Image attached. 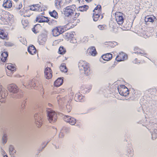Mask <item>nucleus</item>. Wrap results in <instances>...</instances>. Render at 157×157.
<instances>
[{
	"instance_id": "obj_1",
	"label": "nucleus",
	"mask_w": 157,
	"mask_h": 157,
	"mask_svg": "<svg viewBox=\"0 0 157 157\" xmlns=\"http://www.w3.org/2000/svg\"><path fill=\"white\" fill-rule=\"evenodd\" d=\"M14 16L9 12L3 10L0 12V24H7L13 20Z\"/></svg>"
},
{
	"instance_id": "obj_2",
	"label": "nucleus",
	"mask_w": 157,
	"mask_h": 157,
	"mask_svg": "<svg viewBox=\"0 0 157 157\" xmlns=\"http://www.w3.org/2000/svg\"><path fill=\"white\" fill-rule=\"evenodd\" d=\"M78 67L80 71H82L86 75H88L91 73L89 64L83 60L80 61L78 64Z\"/></svg>"
},
{
	"instance_id": "obj_3",
	"label": "nucleus",
	"mask_w": 157,
	"mask_h": 157,
	"mask_svg": "<svg viewBox=\"0 0 157 157\" xmlns=\"http://www.w3.org/2000/svg\"><path fill=\"white\" fill-rule=\"evenodd\" d=\"M114 17L117 23L119 25H122L125 17L124 14L120 12H116L115 13Z\"/></svg>"
},
{
	"instance_id": "obj_4",
	"label": "nucleus",
	"mask_w": 157,
	"mask_h": 157,
	"mask_svg": "<svg viewBox=\"0 0 157 157\" xmlns=\"http://www.w3.org/2000/svg\"><path fill=\"white\" fill-rule=\"evenodd\" d=\"M76 8V6L75 5L67 6L64 11L65 15L68 17L71 16L74 14Z\"/></svg>"
},
{
	"instance_id": "obj_5",
	"label": "nucleus",
	"mask_w": 157,
	"mask_h": 157,
	"mask_svg": "<svg viewBox=\"0 0 157 157\" xmlns=\"http://www.w3.org/2000/svg\"><path fill=\"white\" fill-rule=\"evenodd\" d=\"M117 89L119 94L122 96L126 97L129 94V90L124 85H121L117 87Z\"/></svg>"
},
{
	"instance_id": "obj_6",
	"label": "nucleus",
	"mask_w": 157,
	"mask_h": 157,
	"mask_svg": "<svg viewBox=\"0 0 157 157\" xmlns=\"http://www.w3.org/2000/svg\"><path fill=\"white\" fill-rule=\"evenodd\" d=\"M47 111L48 113V119L51 123L55 122L57 119V114L54 111L51 110L49 109H47Z\"/></svg>"
},
{
	"instance_id": "obj_7",
	"label": "nucleus",
	"mask_w": 157,
	"mask_h": 157,
	"mask_svg": "<svg viewBox=\"0 0 157 157\" xmlns=\"http://www.w3.org/2000/svg\"><path fill=\"white\" fill-rule=\"evenodd\" d=\"M2 86L0 85V101L4 102L6 101V97L8 95V92L5 90L2 89Z\"/></svg>"
},
{
	"instance_id": "obj_8",
	"label": "nucleus",
	"mask_w": 157,
	"mask_h": 157,
	"mask_svg": "<svg viewBox=\"0 0 157 157\" xmlns=\"http://www.w3.org/2000/svg\"><path fill=\"white\" fill-rule=\"evenodd\" d=\"M127 55L123 52L120 53L116 56V60L118 62L123 61L127 59Z\"/></svg>"
},
{
	"instance_id": "obj_9",
	"label": "nucleus",
	"mask_w": 157,
	"mask_h": 157,
	"mask_svg": "<svg viewBox=\"0 0 157 157\" xmlns=\"http://www.w3.org/2000/svg\"><path fill=\"white\" fill-rule=\"evenodd\" d=\"M36 21L39 23L48 22L49 21V20L48 17L41 15H38L36 18Z\"/></svg>"
},
{
	"instance_id": "obj_10",
	"label": "nucleus",
	"mask_w": 157,
	"mask_h": 157,
	"mask_svg": "<svg viewBox=\"0 0 157 157\" xmlns=\"http://www.w3.org/2000/svg\"><path fill=\"white\" fill-rule=\"evenodd\" d=\"M64 119L65 121L72 125H74L76 122L75 118L68 116H65L64 117Z\"/></svg>"
},
{
	"instance_id": "obj_11",
	"label": "nucleus",
	"mask_w": 157,
	"mask_h": 157,
	"mask_svg": "<svg viewBox=\"0 0 157 157\" xmlns=\"http://www.w3.org/2000/svg\"><path fill=\"white\" fill-rule=\"evenodd\" d=\"M0 39L8 40L9 39L8 33L3 29H0Z\"/></svg>"
},
{
	"instance_id": "obj_12",
	"label": "nucleus",
	"mask_w": 157,
	"mask_h": 157,
	"mask_svg": "<svg viewBox=\"0 0 157 157\" xmlns=\"http://www.w3.org/2000/svg\"><path fill=\"white\" fill-rule=\"evenodd\" d=\"M42 8L39 4H34L30 6V10L32 11L42 12Z\"/></svg>"
},
{
	"instance_id": "obj_13",
	"label": "nucleus",
	"mask_w": 157,
	"mask_h": 157,
	"mask_svg": "<svg viewBox=\"0 0 157 157\" xmlns=\"http://www.w3.org/2000/svg\"><path fill=\"white\" fill-rule=\"evenodd\" d=\"M44 72L45 76L46 78L49 79L52 77V71L50 68H46L45 69Z\"/></svg>"
},
{
	"instance_id": "obj_14",
	"label": "nucleus",
	"mask_w": 157,
	"mask_h": 157,
	"mask_svg": "<svg viewBox=\"0 0 157 157\" xmlns=\"http://www.w3.org/2000/svg\"><path fill=\"white\" fill-rule=\"evenodd\" d=\"M133 54L135 53L137 54H140L142 56L146 55V53L144 51L140 49L137 47H135L134 48Z\"/></svg>"
},
{
	"instance_id": "obj_15",
	"label": "nucleus",
	"mask_w": 157,
	"mask_h": 157,
	"mask_svg": "<svg viewBox=\"0 0 157 157\" xmlns=\"http://www.w3.org/2000/svg\"><path fill=\"white\" fill-rule=\"evenodd\" d=\"M8 89L10 92L16 93L18 91L17 87L14 84L9 85L8 86Z\"/></svg>"
},
{
	"instance_id": "obj_16",
	"label": "nucleus",
	"mask_w": 157,
	"mask_h": 157,
	"mask_svg": "<svg viewBox=\"0 0 157 157\" xmlns=\"http://www.w3.org/2000/svg\"><path fill=\"white\" fill-rule=\"evenodd\" d=\"M2 6L5 9H10L12 6V1L11 0H4Z\"/></svg>"
},
{
	"instance_id": "obj_17",
	"label": "nucleus",
	"mask_w": 157,
	"mask_h": 157,
	"mask_svg": "<svg viewBox=\"0 0 157 157\" xmlns=\"http://www.w3.org/2000/svg\"><path fill=\"white\" fill-rule=\"evenodd\" d=\"M77 25V23L76 22H74L72 20H71L66 25L63 26V27H65V29H66V30H67L73 28Z\"/></svg>"
},
{
	"instance_id": "obj_18",
	"label": "nucleus",
	"mask_w": 157,
	"mask_h": 157,
	"mask_svg": "<svg viewBox=\"0 0 157 157\" xmlns=\"http://www.w3.org/2000/svg\"><path fill=\"white\" fill-rule=\"evenodd\" d=\"M104 45L105 47L109 48H112L117 45V43L115 41H109L105 42Z\"/></svg>"
},
{
	"instance_id": "obj_19",
	"label": "nucleus",
	"mask_w": 157,
	"mask_h": 157,
	"mask_svg": "<svg viewBox=\"0 0 157 157\" xmlns=\"http://www.w3.org/2000/svg\"><path fill=\"white\" fill-rule=\"evenodd\" d=\"M101 16V19L103 17L102 15H101V13L96 12H93V18L94 21H97L100 18Z\"/></svg>"
},
{
	"instance_id": "obj_20",
	"label": "nucleus",
	"mask_w": 157,
	"mask_h": 157,
	"mask_svg": "<svg viewBox=\"0 0 157 157\" xmlns=\"http://www.w3.org/2000/svg\"><path fill=\"white\" fill-rule=\"evenodd\" d=\"M5 67L9 71H10L12 73L15 71L16 70V66L11 63H8L6 64Z\"/></svg>"
},
{
	"instance_id": "obj_21",
	"label": "nucleus",
	"mask_w": 157,
	"mask_h": 157,
	"mask_svg": "<svg viewBox=\"0 0 157 157\" xmlns=\"http://www.w3.org/2000/svg\"><path fill=\"white\" fill-rule=\"evenodd\" d=\"M75 99L77 102H82L84 101V97L79 93L75 94Z\"/></svg>"
},
{
	"instance_id": "obj_22",
	"label": "nucleus",
	"mask_w": 157,
	"mask_h": 157,
	"mask_svg": "<svg viewBox=\"0 0 157 157\" xmlns=\"http://www.w3.org/2000/svg\"><path fill=\"white\" fill-rule=\"evenodd\" d=\"M75 32H70L65 33V36L66 39L67 41L71 40V39L75 36Z\"/></svg>"
},
{
	"instance_id": "obj_23",
	"label": "nucleus",
	"mask_w": 157,
	"mask_h": 157,
	"mask_svg": "<svg viewBox=\"0 0 157 157\" xmlns=\"http://www.w3.org/2000/svg\"><path fill=\"white\" fill-rule=\"evenodd\" d=\"M156 19L155 17L152 15L147 16L145 18V21L146 23L147 22H153Z\"/></svg>"
},
{
	"instance_id": "obj_24",
	"label": "nucleus",
	"mask_w": 157,
	"mask_h": 157,
	"mask_svg": "<svg viewBox=\"0 0 157 157\" xmlns=\"http://www.w3.org/2000/svg\"><path fill=\"white\" fill-rule=\"evenodd\" d=\"M28 51L30 54L33 55L36 54V50L34 46L31 45L29 47Z\"/></svg>"
},
{
	"instance_id": "obj_25",
	"label": "nucleus",
	"mask_w": 157,
	"mask_h": 157,
	"mask_svg": "<svg viewBox=\"0 0 157 157\" xmlns=\"http://www.w3.org/2000/svg\"><path fill=\"white\" fill-rule=\"evenodd\" d=\"M41 27L39 24H37L35 25L34 27L32 28V31L35 33H38L41 30Z\"/></svg>"
},
{
	"instance_id": "obj_26",
	"label": "nucleus",
	"mask_w": 157,
	"mask_h": 157,
	"mask_svg": "<svg viewBox=\"0 0 157 157\" xmlns=\"http://www.w3.org/2000/svg\"><path fill=\"white\" fill-rule=\"evenodd\" d=\"M101 57L104 60L109 61L112 59V55L110 53H108L103 55Z\"/></svg>"
},
{
	"instance_id": "obj_27",
	"label": "nucleus",
	"mask_w": 157,
	"mask_h": 157,
	"mask_svg": "<svg viewBox=\"0 0 157 157\" xmlns=\"http://www.w3.org/2000/svg\"><path fill=\"white\" fill-rule=\"evenodd\" d=\"M55 28L58 31V33H60V35L62 34L66 31L65 27L63 26L59 25L55 27Z\"/></svg>"
},
{
	"instance_id": "obj_28",
	"label": "nucleus",
	"mask_w": 157,
	"mask_h": 157,
	"mask_svg": "<svg viewBox=\"0 0 157 157\" xmlns=\"http://www.w3.org/2000/svg\"><path fill=\"white\" fill-rule=\"evenodd\" d=\"M88 51L89 53L92 56H95L97 54L96 49L94 47H90L88 49Z\"/></svg>"
},
{
	"instance_id": "obj_29",
	"label": "nucleus",
	"mask_w": 157,
	"mask_h": 157,
	"mask_svg": "<svg viewBox=\"0 0 157 157\" xmlns=\"http://www.w3.org/2000/svg\"><path fill=\"white\" fill-rule=\"evenodd\" d=\"M139 35L142 37L146 38L149 37L148 33V32L142 29L139 32Z\"/></svg>"
},
{
	"instance_id": "obj_30",
	"label": "nucleus",
	"mask_w": 157,
	"mask_h": 157,
	"mask_svg": "<svg viewBox=\"0 0 157 157\" xmlns=\"http://www.w3.org/2000/svg\"><path fill=\"white\" fill-rule=\"evenodd\" d=\"M63 3V0H56L55 2V6L58 9L60 8Z\"/></svg>"
},
{
	"instance_id": "obj_31",
	"label": "nucleus",
	"mask_w": 157,
	"mask_h": 157,
	"mask_svg": "<svg viewBox=\"0 0 157 157\" xmlns=\"http://www.w3.org/2000/svg\"><path fill=\"white\" fill-rule=\"evenodd\" d=\"M8 56V54L7 52H4L2 53L0 56V59L2 62H5Z\"/></svg>"
},
{
	"instance_id": "obj_32",
	"label": "nucleus",
	"mask_w": 157,
	"mask_h": 157,
	"mask_svg": "<svg viewBox=\"0 0 157 157\" xmlns=\"http://www.w3.org/2000/svg\"><path fill=\"white\" fill-rule=\"evenodd\" d=\"M37 114H36L35 115V118L36 119V123L38 127H40L42 124V121L40 119V118H37Z\"/></svg>"
},
{
	"instance_id": "obj_33",
	"label": "nucleus",
	"mask_w": 157,
	"mask_h": 157,
	"mask_svg": "<svg viewBox=\"0 0 157 157\" xmlns=\"http://www.w3.org/2000/svg\"><path fill=\"white\" fill-rule=\"evenodd\" d=\"M63 79L60 78H58L54 82V85L56 87H59L62 85Z\"/></svg>"
},
{
	"instance_id": "obj_34",
	"label": "nucleus",
	"mask_w": 157,
	"mask_h": 157,
	"mask_svg": "<svg viewBox=\"0 0 157 157\" xmlns=\"http://www.w3.org/2000/svg\"><path fill=\"white\" fill-rule=\"evenodd\" d=\"M49 13L51 16L56 19L58 18V14L57 12L55 10H54L52 11H49Z\"/></svg>"
},
{
	"instance_id": "obj_35",
	"label": "nucleus",
	"mask_w": 157,
	"mask_h": 157,
	"mask_svg": "<svg viewBox=\"0 0 157 157\" xmlns=\"http://www.w3.org/2000/svg\"><path fill=\"white\" fill-rule=\"evenodd\" d=\"M59 68L61 71L62 72H67V70L65 63H62Z\"/></svg>"
},
{
	"instance_id": "obj_36",
	"label": "nucleus",
	"mask_w": 157,
	"mask_h": 157,
	"mask_svg": "<svg viewBox=\"0 0 157 157\" xmlns=\"http://www.w3.org/2000/svg\"><path fill=\"white\" fill-rule=\"evenodd\" d=\"M89 6L86 5L80 6L78 7V10L81 11H86L88 9Z\"/></svg>"
},
{
	"instance_id": "obj_37",
	"label": "nucleus",
	"mask_w": 157,
	"mask_h": 157,
	"mask_svg": "<svg viewBox=\"0 0 157 157\" xmlns=\"http://www.w3.org/2000/svg\"><path fill=\"white\" fill-rule=\"evenodd\" d=\"M66 52V49L62 46H61L59 48L58 53L60 54L63 55Z\"/></svg>"
},
{
	"instance_id": "obj_38",
	"label": "nucleus",
	"mask_w": 157,
	"mask_h": 157,
	"mask_svg": "<svg viewBox=\"0 0 157 157\" xmlns=\"http://www.w3.org/2000/svg\"><path fill=\"white\" fill-rule=\"evenodd\" d=\"M52 34L54 36L56 37L60 35V33H58V31L56 29L55 27L52 29Z\"/></svg>"
},
{
	"instance_id": "obj_39",
	"label": "nucleus",
	"mask_w": 157,
	"mask_h": 157,
	"mask_svg": "<svg viewBox=\"0 0 157 157\" xmlns=\"http://www.w3.org/2000/svg\"><path fill=\"white\" fill-rule=\"evenodd\" d=\"M101 7L100 5H98L94 9L93 12H96L101 13Z\"/></svg>"
},
{
	"instance_id": "obj_40",
	"label": "nucleus",
	"mask_w": 157,
	"mask_h": 157,
	"mask_svg": "<svg viewBox=\"0 0 157 157\" xmlns=\"http://www.w3.org/2000/svg\"><path fill=\"white\" fill-rule=\"evenodd\" d=\"M81 90L82 92L83 93H86L88 91V88L86 87L85 86H82L80 87Z\"/></svg>"
},
{
	"instance_id": "obj_41",
	"label": "nucleus",
	"mask_w": 157,
	"mask_h": 157,
	"mask_svg": "<svg viewBox=\"0 0 157 157\" xmlns=\"http://www.w3.org/2000/svg\"><path fill=\"white\" fill-rule=\"evenodd\" d=\"M80 14V13H75L74 16L72 17V19H71V20H72L74 22H77L76 20L78 17V16H79Z\"/></svg>"
},
{
	"instance_id": "obj_42",
	"label": "nucleus",
	"mask_w": 157,
	"mask_h": 157,
	"mask_svg": "<svg viewBox=\"0 0 157 157\" xmlns=\"http://www.w3.org/2000/svg\"><path fill=\"white\" fill-rule=\"evenodd\" d=\"M29 23V21L27 19L23 20H22V23L24 27L27 26L28 25Z\"/></svg>"
},
{
	"instance_id": "obj_43",
	"label": "nucleus",
	"mask_w": 157,
	"mask_h": 157,
	"mask_svg": "<svg viewBox=\"0 0 157 157\" xmlns=\"http://www.w3.org/2000/svg\"><path fill=\"white\" fill-rule=\"evenodd\" d=\"M10 153V155H13L14 153L16 152L15 150H14L13 147L12 146H10L9 148Z\"/></svg>"
},
{
	"instance_id": "obj_44",
	"label": "nucleus",
	"mask_w": 157,
	"mask_h": 157,
	"mask_svg": "<svg viewBox=\"0 0 157 157\" xmlns=\"http://www.w3.org/2000/svg\"><path fill=\"white\" fill-rule=\"evenodd\" d=\"M107 26L105 25H99L98 26V29L101 30H105Z\"/></svg>"
},
{
	"instance_id": "obj_45",
	"label": "nucleus",
	"mask_w": 157,
	"mask_h": 157,
	"mask_svg": "<svg viewBox=\"0 0 157 157\" xmlns=\"http://www.w3.org/2000/svg\"><path fill=\"white\" fill-rule=\"evenodd\" d=\"M22 7V5L21 3H19L15 7V9L17 10H18Z\"/></svg>"
},
{
	"instance_id": "obj_46",
	"label": "nucleus",
	"mask_w": 157,
	"mask_h": 157,
	"mask_svg": "<svg viewBox=\"0 0 157 157\" xmlns=\"http://www.w3.org/2000/svg\"><path fill=\"white\" fill-rule=\"evenodd\" d=\"M25 15L24 17H30V16L31 15V14L30 13V10H26V13L25 14Z\"/></svg>"
},
{
	"instance_id": "obj_47",
	"label": "nucleus",
	"mask_w": 157,
	"mask_h": 157,
	"mask_svg": "<svg viewBox=\"0 0 157 157\" xmlns=\"http://www.w3.org/2000/svg\"><path fill=\"white\" fill-rule=\"evenodd\" d=\"M25 13L26 10H25V9H22L19 11V13L21 15L24 17L25 15Z\"/></svg>"
},
{
	"instance_id": "obj_48",
	"label": "nucleus",
	"mask_w": 157,
	"mask_h": 157,
	"mask_svg": "<svg viewBox=\"0 0 157 157\" xmlns=\"http://www.w3.org/2000/svg\"><path fill=\"white\" fill-rule=\"evenodd\" d=\"M68 41H69L70 42L72 43H75L77 42V40L75 38V36L72 38L71 39V40H69Z\"/></svg>"
},
{
	"instance_id": "obj_49",
	"label": "nucleus",
	"mask_w": 157,
	"mask_h": 157,
	"mask_svg": "<svg viewBox=\"0 0 157 157\" xmlns=\"http://www.w3.org/2000/svg\"><path fill=\"white\" fill-rule=\"evenodd\" d=\"M61 39L55 40L53 43V45L54 46H56L57 45L59 44L61 42Z\"/></svg>"
},
{
	"instance_id": "obj_50",
	"label": "nucleus",
	"mask_w": 157,
	"mask_h": 157,
	"mask_svg": "<svg viewBox=\"0 0 157 157\" xmlns=\"http://www.w3.org/2000/svg\"><path fill=\"white\" fill-rule=\"evenodd\" d=\"M4 45L6 46H12L13 45V44L9 42H5L4 44Z\"/></svg>"
},
{
	"instance_id": "obj_51",
	"label": "nucleus",
	"mask_w": 157,
	"mask_h": 157,
	"mask_svg": "<svg viewBox=\"0 0 157 157\" xmlns=\"http://www.w3.org/2000/svg\"><path fill=\"white\" fill-rule=\"evenodd\" d=\"M132 62L133 63L138 64V63H140V61L137 58H136L135 59H133L132 60Z\"/></svg>"
},
{
	"instance_id": "obj_52",
	"label": "nucleus",
	"mask_w": 157,
	"mask_h": 157,
	"mask_svg": "<svg viewBox=\"0 0 157 157\" xmlns=\"http://www.w3.org/2000/svg\"><path fill=\"white\" fill-rule=\"evenodd\" d=\"M7 138L6 135H4L2 138V142L3 144H5L7 141Z\"/></svg>"
},
{
	"instance_id": "obj_53",
	"label": "nucleus",
	"mask_w": 157,
	"mask_h": 157,
	"mask_svg": "<svg viewBox=\"0 0 157 157\" xmlns=\"http://www.w3.org/2000/svg\"><path fill=\"white\" fill-rule=\"evenodd\" d=\"M131 27V25H126L125 26H124V27L126 30H129V29Z\"/></svg>"
},
{
	"instance_id": "obj_54",
	"label": "nucleus",
	"mask_w": 157,
	"mask_h": 157,
	"mask_svg": "<svg viewBox=\"0 0 157 157\" xmlns=\"http://www.w3.org/2000/svg\"><path fill=\"white\" fill-rule=\"evenodd\" d=\"M32 83V82H30V83L29 84L28 86H25L26 87L28 88H31L32 87V86L30 84V83Z\"/></svg>"
},
{
	"instance_id": "obj_55",
	"label": "nucleus",
	"mask_w": 157,
	"mask_h": 157,
	"mask_svg": "<svg viewBox=\"0 0 157 157\" xmlns=\"http://www.w3.org/2000/svg\"><path fill=\"white\" fill-rule=\"evenodd\" d=\"M72 0H66V2L70 3L72 2Z\"/></svg>"
},
{
	"instance_id": "obj_56",
	"label": "nucleus",
	"mask_w": 157,
	"mask_h": 157,
	"mask_svg": "<svg viewBox=\"0 0 157 157\" xmlns=\"http://www.w3.org/2000/svg\"><path fill=\"white\" fill-rule=\"evenodd\" d=\"M67 108H70L69 109L68 111V112H70V111H71V109H70V106L69 105H67Z\"/></svg>"
},
{
	"instance_id": "obj_57",
	"label": "nucleus",
	"mask_w": 157,
	"mask_h": 157,
	"mask_svg": "<svg viewBox=\"0 0 157 157\" xmlns=\"http://www.w3.org/2000/svg\"><path fill=\"white\" fill-rule=\"evenodd\" d=\"M85 0L86 1V2H91L93 0Z\"/></svg>"
},
{
	"instance_id": "obj_58",
	"label": "nucleus",
	"mask_w": 157,
	"mask_h": 157,
	"mask_svg": "<svg viewBox=\"0 0 157 157\" xmlns=\"http://www.w3.org/2000/svg\"><path fill=\"white\" fill-rule=\"evenodd\" d=\"M26 67H27V68H26V70H28L29 69V66L27 65Z\"/></svg>"
},
{
	"instance_id": "obj_59",
	"label": "nucleus",
	"mask_w": 157,
	"mask_h": 157,
	"mask_svg": "<svg viewBox=\"0 0 157 157\" xmlns=\"http://www.w3.org/2000/svg\"><path fill=\"white\" fill-rule=\"evenodd\" d=\"M7 75L9 76H10L11 75L9 74L8 72H7Z\"/></svg>"
},
{
	"instance_id": "obj_60",
	"label": "nucleus",
	"mask_w": 157,
	"mask_h": 157,
	"mask_svg": "<svg viewBox=\"0 0 157 157\" xmlns=\"http://www.w3.org/2000/svg\"><path fill=\"white\" fill-rule=\"evenodd\" d=\"M113 31L116 32H117V31L115 30V29H113Z\"/></svg>"
},
{
	"instance_id": "obj_61",
	"label": "nucleus",
	"mask_w": 157,
	"mask_h": 157,
	"mask_svg": "<svg viewBox=\"0 0 157 157\" xmlns=\"http://www.w3.org/2000/svg\"><path fill=\"white\" fill-rule=\"evenodd\" d=\"M48 105H49V106H52V104H49Z\"/></svg>"
},
{
	"instance_id": "obj_62",
	"label": "nucleus",
	"mask_w": 157,
	"mask_h": 157,
	"mask_svg": "<svg viewBox=\"0 0 157 157\" xmlns=\"http://www.w3.org/2000/svg\"><path fill=\"white\" fill-rule=\"evenodd\" d=\"M4 157H8L7 155H5L4 156Z\"/></svg>"
},
{
	"instance_id": "obj_63",
	"label": "nucleus",
	"mask_w": 157,
	"mask_h": 157,
	"mask_svg": "<svg viewBox=\"0 0 157 157\" xmlns=\"http://www.w3.org/2000/svg\"><path fill=\"white\" fill-rule=\"evenodd\" d=\"M13 0L16 2H17L18 0Z\"/></svg>"
},
{
	"instance_id": "obj_64",
	"label": "nucleus",
	"mask_w": 157,
	"mask_h": 157,
	"mask_svg": "<svg viewBox=\"0 0 157 157\" xmlns=\"http://www.w3.org/2000/svg\"><path fill=\"white\" fill-rule=\"evenodd\" d=\"M156 36H157V33H156Z\"/></svg>"
}]
</instances>
